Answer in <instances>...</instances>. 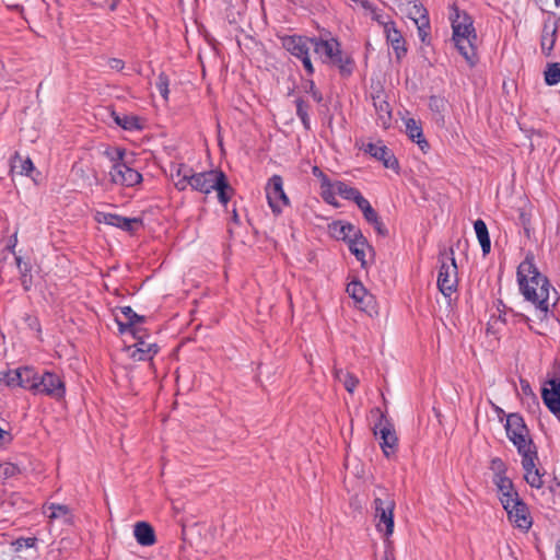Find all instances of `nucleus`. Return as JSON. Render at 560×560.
<instances>
[{"mask_svg": "<svg viewBox=\"0 0 560 560\" xmlns=\"http://www.w3.org/2000/svg\"><path fill=\"white\" fill-rule=\"evenodd\" d=\"M516 276L520 292L527 302L535 305L539 318H545L550 306L549 291L551 284L548 278L539 272L532 252H528L518 265Z\"/></svg>", "mask_w": 560, "mask_h": 560, "instance_id": "1", "label": "nucleus"}, {"mask_svg": "<svg viewBox=\"0 0 560 560\" xmlns=\"http://www.w3.org/2000/svg\"><path fill=\"white\" fill-rule=\"evenodd\" d=\"M373 495L375 527L377 532L384 533V536L388 538L394 532L395 500L389 491L381 486L375 488Z\"/></svg>", "mask_w": 560, "mask_h": 560, "instance_id": "2", "label": "nucleus"}, {"mask_svg": "<svg viewBox=\"0 0 560 560\" xmlns=\"http://www.w3.org/2000/svg\"><path fill=\"white\" fill-rule=\"evenodd\" d=\"M504 428L509 440L517 448L521 457L537 452V447L529 435V430L520 413L508 415Z\"/></svg>", "mask_w": 560, "mask_h": 560, "instance_id": "3", "label": "nucleus"}, {"mask_svg": "<svg viewBox=\"0 0 560 560\" xmlns=\"http://www.w3.org/2000/svg\"><path fill=\"white\" fill-rule=\"evenodd\" d=\"M313 50L317 54L323 62L334 65L339 68L341 73H351L350 58H343L340 44L336 38L322 39L313 37Z\"/></svg>", "mask_w": 560, "mask_h": 560, "instance_id": "4", "label": "nucleus"}, {"mask_svg": "<svg viewBox=\"0 0 560 560\" xmlns=\"http://www.w3.org/2000/svg\"><path fill=\"white\" fill-rule=\"evenodd\" d=\"M439 261L438 288L444 296H451L458 283L454 249L450 248L448 252L441 253Z\"/></svg>", "mask_w": 560, "mask_h": 560, "instance_id": "5", "label": "nucleus"}, {"mask_svg": "<svg viewBox=\"0 0 560 560\" xmlns=\"http://www.w3.org/2000/svg\"><path fill=\"white\" fill-rule=\"evenodd\" d=\"M282 47L295 58L300 59L308 75L314 74L310 50L313 48V37L302 35H285L281 38Z\"/></svg>", "mask_w": 560, "mask_h": 560, "instance_id": "6", "label": "nucleus"}, {"mask_svg": "<svg viewBox=\"0 0 560 560\" xmlns=\"http://www.w3.org/2000/svg\"><path fill=\"white\" fill-rule=\"evenodd\" d=\"M372 412H376L380 417L378 422L373 428L374 435L380 436L381 448L384 455L389 457L390 454L396 452L398 445V438L396 435L394 425L380 408L373 409Z\"/></svg>", "mask_w": 560, "mask_h": 560, "instance_id": "7", "label": "nucleus"}, {"mask_svg": "<svg viewBox=\"0 0 560 560\" xmlns=\"http://www.w3.org/2000/svg\"><path fill=\"white\" fill-rule=\"evenodd\" d=\"M268 205L275 214H280L282 208L289 206L290 201L283 190V179L280 175H273L266 185Z\"/></svg>", "mask_w": 560, "mask_h": 560, "instance_id": "8", "label": "nucleus"}, {"mask_svg": "<svg viewBox=\"0 0 560 560\" xmlns=\"http://www.w3.org/2000/svg\"><path fill=\"white\" fill-rule=\"evenodd\" d=\"M38 378V389H36V394H43L57 400H60L65 397L66 385L59 375L49 371H45L39 374Z\"/></svg>", "mask_w": 560, "mask_h": 560, "instance_id": "9", "label": "nucleus"}, {"mask_svg": "<svg viewBox=\"0 0 560 560\" xmlns=\"http://www.w3.org/2000/svg\"><path fill=\"white\" fill-rule=\"evenodd\" d=\"M452 10L454 13L451 14L450 19L452 21L453 39H467L469 37L477 39L471 16L466 12H460L456 5H453Z\"/></svg>", "mask_w": 560, "mask_h": 560, "instance_id": "10", "label": "nucleus"}, {"mask_svg": "<svg viewBox=\"0 0 560 560\" xmlns=\"http://www.w3.org/2000/svg\"><path fill=\"white\" fill-rule=\"evenodd\" d=\"M109 177L113 184L125 187H133L142 182V175L131 168L126 161L112 165Z\"/></svg>", "mask_w": 560, "mask_h": 560, "instance_id": "11", "label": "nucleus"}, {"mask_svg": "<svg viewBox=\"0 0 560 560\" xmlns=\"http://www.w3.org/2000/svg\"><path fill=\"white\" fill-rule=\"evenodd\" d=\"M364 152L369 153L377 161H381L386 168L395 171L399 168L398 160L394 155L393 151L388 149L382 141L368 143L364 147Z\"/></svg>", "mask_w": 560, "mask_h": 560, "instance_id": "12", "label": "nucleus"}, {"mask_svg": "<svg viewBox=\"0 0 560 560\" xmlns=\"http://www.w3.org/2000/svg\"><path fill=\"white\" fill-rule=\"evenodd\" d=\"M95 219L98 223L119 228L126 232H133L135 225H142L140 218H126L117 213L97 212Z\"/></svg>", "mask_w": 560, "mask_h": 560, "instance_id": "13", "label": "nucleus"}, {"mask_svg": "<svg viewBox=\"0 0 560 560\" xmlns=\"http://www.w3.org/2000/svg\"><path fill=\"white\" fill-rule=\"evenodd\" d=\"M559 21L560 18H556L553 21H551V19L549 18L544 21L540 37V48L541 52L546 57H550L555 48L558 36Z\"/></svg>", "mask_w": 560, "mask_h": 560, "instance_id": "14", "label": "nucleus"}, {"mask_svg": "<svg viewBox=\"0 0 560 560\" xmlns=\"http://www.w3.org/2000/svg\"><path fill=\"white\" fill-rule=\"evenodd\" d=\"M538 460V452L523 456L522 467L525 471L524 478L532 488L541 489L544 486V474L536 467Z\"/></svg>", "mask_w": 560, "mask_h": 560, "instance_id": "15", "label": "nucleus"}, {"mask_svg": "<svg viewBox=\"0 0 560 560\" xmlns=\"http://www.w3.org/2000/svg\"><path fill=\"white\" fill-rule=\"evenodd\" d=\"M387 44L393 48L399 62L407 55V43L395 23H387L384 31Z\"/></svg>", "mask_w": 560, "mask_h": 560, "instance_id": "16", "label": "nucleus"}, {"mask_svg": "<svg viewBox=\"0 0 560 560\" xmlns=\"http://www.w3.org/2000/svg\"><path fill=\"white\" fill-rule=\"evenodd\" d=\"M220 170H212L208 172L194 173L190 175V187L202 194H210L213 190L214 183L218 180Z\"/></svg>", "mask_w": 560, "mask_h": 560, "instance_id": "17", "label": "nucleus"}, {"mask_svg": "<svg viewBox=\"0 0 560 560\" xmlns=\"http://www.w3.org/2000/svg\"><path fill=\"white\" fill-rule=\"evenodd\" d=\"M372 100L377 116V124L384 129H388L392 126L393 115L384 91H377L375 94H372Z\"/></svg>", "mask_w": 560, "mask_h": 560, "instance_id": "18", "label": "nucleus"}, {"mask_svg": "<svg viewBox=\"0 0 560 560\" xmlns=\"http://www.w3.org/2000/svg\"><path fill=\"white\" fill-rule=\"evenodd\" d=\"M548 386L542 387L541 398L547 408L553 415L560 413V380L548 381Z\"/></svg>", "mask_w": 560, "mask_h": 560, "instance_id": "19", "label": "nucleus"}, {"mask_svg": "<svg viewBox=\"0 0 560 560\" xmlns=\"http://www.w3.org/2000/svg\"><path fill=\"white\" fill-rule=\"evenodd\" d=\"M415 15L411 16L418 28V36L423 44H430V19L427 9L421 4L415 3Z\"/></svg>", "mask_w": 560, "mask_h": 560, "instance_id": "20", "label": "nucleus"}, {"mask_svg": "<svg viewBox=\"0 0 560 560\" xmlns=\"http://www.w3.org/2000/svg\"><path fill=\"white\" fill-rule=\"evenodd\" d=\"M138 341L135 345V349L131 351L130 357L137 361L152 360L153 357L159 352L160 348L156 343H149L143 340V335L138 334L135 337Z\"/></svg>", "mask_w": 560, "mask_h": 560, "instance_id": "21", "label": "nucleus"}, {"mask_svg": "<svg viewBox=\"0 0 560 560\" xmlns=\"http://www.w3.org/2000/svg\"><path fill=\"white\" fill-rule=\"evenodd\" d=\"M349 250L355 258L361 262V266L365 268V249L369 248L373 252V247L369 244L366 237L362 234L361 231H357V234H353L350 242L348 243Z\"/></svg>", "mask_w": 560, "mask_h": 560, "instance_id": "22", "label": "nucleus"}, {"mask_svg": "<svg viewBox=\"0 0 560 560\" xmlns=\"http://www.w3.org/2000/svg\"><path fill=\"white\" fill-rule=\"evenodd\" d=\"M358 208L362 211L366 222L373 225L375 232L380 236L386 237L388 235V230L386 229L378 213L373 209L368 199L361 202V205Z\"/></svg>", "mask_w": 560, "mask_h": 560, "instance_id": "23", "label": "nucleus"}, {"mask_svg": "<svg viewBox=\"0 0 560 560\" xmlns=\"http://www.w3.org/2000/svg\"><path fill=\"white\" fill-rule=\"evenodd\" d=\"M347 293L355 301L359 307L363 311H366V308L369 307L370 303L373 300V296L368 294V291L362 284V282L358 280H353L350 283H348Z\"/></svg>", "mask_w": 560, "mask_h": 560, "instance_id": "24", "label": "nucleus"}, {"mask_svg": "<svg viewBox=\"0 0 560 560\" xmlns=\"http://www.w3.org/2000/svg\"><path fill=\"white\" fill-rule=\"evenodd\" d=\"M35 166L28 156L23 158L19 152L10 158V173L32 177Z\"/></svg>", "mask_w": 560, "mask_h": 560, "instance_id": "25", "label": "nucleus"}, {"mask_svg": "<svg viewBox=\"0 0 560 560\" xmlns=\"http://www.w3.org/2000/svg\"><path fill=\"white\" fill-rule=\"evenodd\" d=\"M509 520L523 530H528L533 524L528 508L523 501L514 511H509Z\"/></svg>", "mask_w": 560, "mask_h": 560, "instance_id": "26", "label": "nucleus"}, {"mask_svg": "<svg viewBox=\"0 0 560 560\" xmlns=\"http://www.w3.org/2000/svg\"><path fill=\"white\" fill-rule=\"evenodd\" d=\"M329 233L336 240H342L347 243L350 242L353 234H357V231H361L359 228L353 225L352 223H343L342 221H335L329 224Z\"/></svg>", "mask_w": 560, "mask_h": 560, "instance_id": "27", "label": "nucleus"}, {"mask_svg": "<svg viewBox=\"0 0 560 560\" xmlns=\"http://www.w3.org/2000/svg\"><path fill=\"white\" fill-rule=\"evenodd\" d=\"M133 535L141 546H152L155 542V533L152 525L147 522H138L133 527Z\"/></svg>", "mask_w": 560, "mask_h": 560, "instance_id": "28", "label": "nucleus"}, {"mask_svg": "<svg viewBox=\"0 0 560 560\" xmlns=\"http://www.w3.org/2000/svg\"><path fill=\"white\" fill-rule=\"evenodd\" d=\"M332 187L339 196L343 199L354 201L358 207L361 202L365 201V198L359 189L347 185L345 182L337 180L332 184Z\"/></svg>", "mask_w": 560, "mask_h": 560, "instance_id": "29", "label": "nucleus"}, {"mask_svg": "<svg viewBox=\"0 0 560 560\" xmlns=\"http://www.w3.org/2000/svg\"><path fill=\"white\" fill-rule=\"evenodd\" d=\"M21 372V386L24 389L30 390L34 395H36V389H38V377L39 374L35 371L34 368L23 366L20 368Z\"/></svg>", "mask_w": 560, "mask_h": 560, "instance_id": "30", "label": "nucleus"}, {"mask_svg": "<svg viewBox=\"0 0 560 560\" xmlns=\"http://www.w3.org/2000/svg\"><path fill=\"white\" fill-rule=\"evenodd\" d=\"M455 43L456 48L458 49L459 54L466 59V61L470 66H475L477 61L476 56V48L474 46V38L469 37L467 39L464 38H457L453 39Z\"/></svg>", "mask_w": 560, "mask_h": 560, "instance_id": "31", "label": "nucleus"}, {"mask_svg": "<svg viewBox=\"0 0 560 560\" xmlns=\"http://www.w3.org/2000/svg\"><path fill=\"white\" fill-rule=\"evenodd\" d=\"M44 513L50 518H62L66 524L72 523V514L68 505L50 503L45 506Z\"/></svg>", "mask_w": 560, "mask_h": 560, "instance_id": "32", "label": "nucleus"}, {"mask_svg": "<svg viewBox=\"0 0 560 560\" xmlns=\"http://www.w3.org/2000/svg\"><path fill=\"white\" fill-rule=\"evenodd\" d=\"M112 117L116 125L125 130L133 131L142 129V125L138 116L127 114L120 115L116 112H112Z\"/></svg>", "mask_w": 560, "mask_h": 560, "instance_id": "33", "label": "nucleus"}, {"mask_svg": "<svg viewBox=\"0 0 560 560\" xmlns=\"http://www.w3.org/2000/svg\"><path fill=\"white\" fill-rule=\"evenodd\" d=\"M474 229L482 249L483 255H488L491 250V241L487 224L483 220L478 219L474 222Z\"/></svg>", "mask_w": 560, "mask_h": 560, "instance_id": "34", "label": "nucleus"}, {"mask_svg": "<svg viewBox=\"0 0 560 560\" xmlns=\"http://www.w3.org/2000/svg\"><path fill=\"white\" fill-rule=\"evenodd\" d=\"M213 190L218 192V199L222 205H226L231 199V194L234 191L229 184L226 175L222 172L219 174L218 180L214 183Z\"/></svg>", "mask_w": 560, "mask_h": 560, "instance_id": "35", "label": "nucleus"}, {"mask_svg": "<svg viewBox=\"0 0 560 560\" xmlns=\"http://www.w3.org/2000/svg\"><path fill=\"white\" fill-rule=\"evenodd\" d=\"M406 131L408 137L423 150L424 147H429L428 141L423 138L422 128L412 118L406 121Z\"/></svg>", "mask_w": 560, "mask_h": 560, "instance_id": "36", "label": "nucleus"}, {"mask_svg": "<svg viewBox=\"0 0 560 560\" xmlns=\"http://www.w3.org/2000/svg\"><path fill=\"white\" fill-rule=\"evenodd\" d=\"M493 483L498 488V491L500 492V497L512 495V494L517 493L514 490L512 480L509 477H506V475L501 476V477L493 476Z\"/></svg>", "mask_w": 560, "mask_h": 560, "instance_id": "37", "label": "nucleus"}, {"mask_svg": "<svg viewBox=\"0 0 560 560\" xmlns=\"http://www.w3.org/2000/svg\"><path fill=\"white\" fill-rule=\"evenodd\" d=\"M296 116L301 119L303 127L306 130L311 129V119L308 115L310 105L303 98L295 100Z\"/></svg>", "mask_w": 560, "mask_h": 560, "instance_id": "38", "label": "nucleus"}, {"mask_svg": "<svg viewBox=\"0 0 560 560\" xmlns=\"http://www.w3.org/2000/svg\"><path fill=\"white\" fill-rule=\"evenodd\" d=\"M545 82L547 85H556L560 82V62L549 63L545 71Z\"/></svg>", "mask_w": 560, "mask_h": 560, "instance_id": "39", "label": "nucleus"}, {"mask_svg": "<svg viewBox=\"0 0 560 560\" xmlns=\"http://www.w3.org/2000/svg\"><path fill=\"white\" fill-rule=\"evenodd\" d=\"M104 154L109 159L113 165H116L125 161L126 150L117 147L107 148Z\"/></svg>", "mask_w": 560, "mask_h": 560, "instance_id": "40", "label": "nucleus"}, {"mask_svg": "<svg viewBox=\"0 0 560 560\" xmlns=\"http://www.w3.org/2000/svg\"><path fill=\"white\" fill-rule=\"evenodd\" d=\"M119 311L127 322H132V326L135 327L137 324L145 322V317L142 315H138L130 306L119 307Z\"/></svg>", "mask_w": 560, "mask_h": 560, "instance_id": "41", "label": "nucleus"}, {"mask_svg": "<svg viewBox=\"0 0 560 560\" xmlns=\"http://www.w3.org/2000/svg\"><path fill=\"white\" fill-rule=\"evenodd\" d=\"M38 539L36 537H20L12 542L14 551L19 552L24 548H35Z\"/></svg>", "mask_w": 560, "mask_h": 560, "instance_id": "42", "label": "nucleus"}, {"mask_svg": "<svg viewBox=\"0 0 560 560\" xmlns=\"http://www.w3.org/2000/svg\"><path fill=\"white\" fill-rule=\"evenodd\" d=\"M115 322L118 325V330L120 334L130 332L133 337H138V334L142 332L141 328L132 326V322H127L126 319L121 320L117 315L115 316Z\"/></svg>", "mask_w": 560, "mask_h": 560, "instance_id": "43", "label": "nucleus"}, {"mask_svg": "<svg viewBox=\"0 0 560 560\" xmlns=\"http://www.w3.org/2000/svg\"><path fill=\"white\" fill-rule=\"evenodd\" d=\"M168 85H170V79H168L167 74L164 72H161L158 77L155 86H156L158 91L160 92L161 96L165 101H167L168 94H170Z\"/></svg>", "mask_w": 560, "mask_h": 560, "instance_id": "44", "label": "nucleus"}, {"mask_svg": "<svg viewBox=\"0 0 560 560\" xmlns=\"http://www.w3.org/2000/svg\"><path fill=\"white\" fill-rule=\"evenodd\" d=\"M555 494H556V488L552 486H549L547 489L542 490L540 504L548 509H552L553 505L556 504Z\"/></svg>", "mask_w": 560, "mask_h": 560, "instance_id": "45", "label": "nucleus"}, {"mask_svg": "<svg viewBox=\"0 0 560 560\" xmlns=\"http://www.w3.org/2000/svg\"><path fill=\"white\" fill-rule=\"evenodd\" d=\"M500 502L509 514V511H514L518 504L522 503V500L520 499L518 493H515L512 495L500 497Z\"/></svg>", "mask_w": 560, "mask_h": 560, "instance_id": "46", "label": "nucleus"}, {"mask_svg": "<svg viewBox=\"0 0 560 560\" xmlns=\"http://www.w3.org/2000/svg\"><path fill=\"white\" fill-rule=\"evenodd\" d=\"M303 90L306 93H310L316 103H320L323 101V94L320 93L319 90H317L315 82L313 80H306L303 83Z\"/></svg>", "mask_w": 560, "mask_h": 560, "instance_id": "47", "label": "nucleus"}, {"mask_svg": "<svg viewBox=\"0 0 560 560\" xmlns=\"http://www.w3.org/2000/svg\"><path fill=\"white\" fill-rule=\"evenodd\" d=\"M505 315H510L512 316L513 318H515V320L517 322H523L525 324H527L528 328L534 331L535 334L537 335H544V332H541L540 330H537L535 329L532 325H530V318L522 313H517L515 312L513 308H509L508 311H505L504 313Z\"/></svg>", "mask_w": 560, "mask_h": 560, "instance_id": "48", "label": "nucleus"}, {"mask_svg": "<svg viewBox=\"0 0 560 560\" xmlns=\"http://www.w3.org/2000/svg\"><path fill=\"white\" fill-rule=\"evenodd\" d=\"M445 106L446 101L441 96L433 95L429 100V107L434 113L442 114L445 109Z\"/></svg>", "mask_w": 560, "mask_h": 560, "instance_id": "49", "label": "nucleus"}, {"mask_svg": "<svg viewBox=\"0 0 560 560\" xmlns=\"http://www.w3.org/2000/svg\"><path fill=\"white\" fill-rule=\"evenodd\" d=\"M490 469L493 471L494 476H504L506 475V465L500 457H494L490 462Z\"/></svg>", "mask_w": 560, "mask_h": 560, "instance_id": "50", "label": "nucleus"}, {"mask_svg": "<svg viewBox=\"0 0 560 560\" xmlns=\"http://www.w3.org/2000/svg\"><path fill=\"white\" fill-rule=\"evenodd\" d=\"M4 382L10 387L21 386V372L20 368L13 371H9L4 375Z\"/></svg>", "mask_w": 560, "mask_h": 560, "instance_id": "51", "label": "nucleus"}, {"mask_svg": "<svg viewBox=\"0 0 560 560\" xmlns=\"http://www.w3.org/2000/svg\"><path fill=\"white\" fill-rule=\"evenodd\" d=\"M194 170L191 167H189L188 165H185V164H178L176 166V171H175V174H173V177L174 178H189L190 179V175H194Z\"/></svg>", "mask_w": 560, "mask_h": 560, "instance_id": "52", "label": "nucleus"}, {"mask_svg": "<svg viewBox=\"0 0 560 560\" xmlns=\"http://www.w3.org/2000/svg\"><path fill=\"white\" fill-rule=\"evenodd\" d=\"M323 191H322V197L323 199L329 203V205H332V206H337V201H336V197L335 195L337 194L336 190L334 189L332 185L329 187V186H325L324 188H322Z\"/></svg>", "mask_w": 560, "mask_h": 560, "instance_id": "53", "label": "nucleus"}, {"mask_svg": "<svg viewBox=\"0 0 560 560\" xmlns=\"http://www.w3.org/2000/svg\"><path fill=\"white\" fill-rule=\"evenodd\" d=\"M342 383H343L345 388L349 393H353L355 387H357V385H358V383H359V380L353 374L346 373L345 374V378L342 380Z\"/></svg>", "mask_w": 560, "mask_h": 560, "instance_id": "54", "label": "nucleus"}, {"mask_svg": "<svg viewBox=\"0 0 560 560\" xmlns=\"http://www.w3.org/2000/svg\"><path fill=\"white\" fill-rule=\"evenodd\" d=\"M16 267L22 276H28L32 271V266L30 262L24 261L21 256L15 255Z\"/></svg>", "mask_w": 560, "mask_h": 560, "instance_id": "55", "label": "nucleus"}, {"mask_svg": "<svg viewBox=\"0 0 560 560\" xmlns=\"http://www.w3.org/2000/svg\"><path fill=\"white\" fill-rule=\"evenodd\" d=\"M370 14L374 21L383 26L384 30L387 23H394L393 21H386L384 14L376 7L370 12Z\"/></svg>", "mask_w": 560, "mask_h": 560, "instance_id": "56", "label": "nucleus"}, {"mask_svg": "<svg viewBox=\"0 0 560 560\" xmlns=\"http://www.w3.org/2000/svg\"><path fill=\"white\" fill-rule=\"evenodd\" d=\"M313 175L322 179V188H324L325 186H331V183L329 182L327 175H325L318 166L313 167Z\"/></svg>", "mask_w": 560, "mask_h": 560, "instance_id": "57", "label": "nucleus"}, {"mask_svg": "<svg viewBox=\"0 0 560 560\" xmlns=\"http://www.w3.org/2000/svg\"><path fill=\"white\" fill-rule=\"evenodd\" d=\"M108 67L112 70L121 71L125 67V62L121 59L118 58H110L108 60Z\"/></svg>", "mask_w": 560, "mask_h": 560, "instance_id": "58", "label": "nucleus"}, {"mask_svg": "<svg viewBox=\"0 0 560 560\" xmlns=\"http://www.w3.org/2000/svg\"><path fill=\"white\" fill-rule=\"evenodd\" d=\"M175 180V187L178 190H185L187 186H190V179L189 178H174Z\"/></svg>", "mask_w": 560, "mask_h": 560, "instance_id": "59", "label": "nucleus"}, {"mask_svg": "<svg viewBox=\"0 0 560 560\" xmlns=\"http://www.w3.org/2000/svg\"><path fill=\"white\" fill-rule=\"evenodd\" d=\"M21 284L25 291H30L33 285V279L32 275L28 276H22L21 277Z\"/></svg>", "mask_w": 560, "mask_h": 560, "instance_id": "60", "label": "nucleus"}, {"mask_svg": "<svg viewBox=\"0 0 560 560\" xmlns=\"http://www.w3.org/2000/svg\"><path fill=\"white\" fill-rule=\"evenodd\" d=\"M16 243H18V240H16V234H14L11 240L9 241V244L7 246V248L15 256V246H16Z\"/></svg>", "mask_w": 560, "mask_h": 560, "instance_id": "61", "label": "nucleus"}, {"mask_svg": "<svg viewBox=\"0 0 560 560\" xmlns=\"http://www.w3.org/2000/svg\"><path fill=\"white\" fill-rule=\"evenodd\" d=\"M358 2H359V3L361 4V7H362L365 11H368L369 13H370L374 8H375V5H374L372 2L368 1V0H360V1H358Z\"/></svg>", "mask_w": 560, "mask_h": 560, "instance_id": "62", "label": "nucleus"}, {"mask_svg": "<svg viewBox=\"0 0 560 560\" xmlns=\"http://www.w3.org/2000/svg\"><path fill=\"white\" fill-rule=\"evenodd\" d=\"M521 387H522V390L525 395L527 394H533L532 392V388H530V385L528 382L526 381H521Z\"/></svg>", "mask_w": 560, "mask_h": 560, "instance_id": "63", "label": "nucleus"}, {"mask_svg": "<svg viewBox=\"0 0 560 560\" xmlns=\"http://www.w3.org/2000/svg\"><path fill=\"white\" fill-rule=\"evenodd\" d=\"M8 8L11 9V10L18 11V12H23L24 11V7L22 4H19V3L8 4Z\"/></svg>", "mask_w": 560, "mask_h": 560, "instance_id": "64", "label": "nucleus"}]
</instances>
